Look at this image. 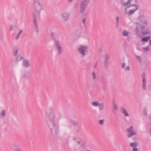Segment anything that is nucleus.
<instances>
[{
	"instance_id": "42",
	"label": "nucleus",
	"mask_w": 151,
	"mask_h": 151,
	"mask_svg": "<svg viewBox=\"0 0 151 151\" xmlns=\"http://www.w3.org/2000/svg\"><path fill=\"white\" fill-rule=\"evenodd\" d=\"M144 112L145 115H148V114L147 113V111L146 109H145L144 110Z\"/></svg>"
},
{
	"instance_id": "33",
	"label": "nucleus",
	"mask_w": 151,
	"mask_h": 151,
	"mask_svg": "<svg viewBox=\"0 0 151 151\" xmlns=\"http://www.w3.org/2000/svg\"><path fill=\"white\" fill-rule=\"evenodd\" d=\"M143 89L145 90L146 89V83H143Z\"/></svg>"
},
{
	"instance_id": "10",
	"label": "nucleus",
	"mask_w": 151,
	"mask_h": 151,
	"mask_svg": "<svg viewBox=\"0 0 151 151\" xmlns=\"http://www.w3.org/2000/svg\"><path fill=\"white\" fill-rule=\"evenodd\" d=\"M144 26H142L141 30L142 32H141L139 34H138V35L140 37H142L145 35L148 34L149 33V31L147 29H145Z\"/></svg>"
},
{
	"instance_id": "36",
	"label": "nucleus",
	"mask_w": 151,
	"mask_h": 151,
	"mask_svg": "<svg viewBox=\"0 0 151 151\" xmlns=\"http://www.w3.org/2000/svg\"><path fill=\"white\" fill-rule=\"evenodd\" d=\"M101 83L103 86L105 85L106 84V81L104 79H103L102 80Z\"/></svg>"
},
{
	"instance_id": "50",
	"label": "nucleus",
	"mask_w": 151,
	"mask_h": 151,
	"mask_svg": "<svg viewBox=\"0 0 151 151\" xmlns=\"http://www.w3.org/2000/svg\"><path fill=\"white\" fill-rule=\"evenodd\" d=\"M149 43H150V46L151 47V39L150 40V41H149Z\"/></svg>"
},
{
	"instance_id": "23",
	"label": "nucleus",
	"mask_w": 151,
	"mask_h": 151,
	"mask_svg": "<svg viewBox=\"0 0 151 151\" xmlns=\"http://www.w3.org/2000/svg\"><path fill=\"white\" fill-rule=\"evenodd\" d=\"M23 58L22 56L21 55H19L17 57L16 59V61L17 62L21 60Z\"/></svg>"
},
{
	"instance_id": "13",
	"label": "nucleus",
	"mask_w": 151,
	"mask_h": 151,
	"mask_svg": "<svg viewBox=\"0 0 151 151\" xmlns=\"http://www.w3.org/2000/svg\"><path fill=\"white\" fill-rule=\"evenodd\" d=\"M23 64L24 66L26 68H28L29 66V63L28 60L24 59L23 61Z\"/></svg>"
},
{
	"instance_id": "4",
	"label": "nucleus",
	"mask_w": 151,
	"mask_h": 151,
	"mask_svg": "<svg viewBox=\"0 0 151 151\" xmlns=\"http://www.w3.org/2000/svg\"><path fill=\"white\" fill-rule=\"evenodd\" d=\"M34 9L35 11L36 14L37 13L40 15L41 10L42 9V6L38 0H34L33 1Z\"/></svg>"
},
{
	"instance_id": "46",
	"label": "nucleus",
	"mask_w": 151,
	"mask_h": 151,
	"mask_svg": "<svg viewBox=\"0 0 151 151\" xmlns=\"http://www.w3.org/2000/svg\"><path fill=\"white\" fill-rule=\"evenodd\" d=\"M73 139L76 140V141L78 142V140H79V139L78 138H74Z\"/></svg>"
},
{
	"instance_id": "30",
	"label": "nucleus",
	"mask_w": 151,
	"mask_h": 151,
	"mask_svg": "<svg viewBox=\"0 0 151 151\" xmlns=\"http://www.w3.org/2000/svg\"><path fill=\"white\" fill-rule=\"evenodd\" d=\"M105 121L104 119H102L99 121V123L100 125H103L104 124V122Z\"/></svg>"
},
{
	"instance_id": "6",
	"label": "nucleus",
	"mask_w": 151,
	"mask_h": 151,
	"mask_svg": "<svg viewBox=\"0 0 151 151\" xmlns=\"http://www.w3.org/2000/svg\"><path fill=\"white\" fill-rule=\"evenodd\" d=\"M88 47L86 46H81L78 49V52L83 57L86 55L88 51Z\"/></svg>"
},
{
	"instance_id": "48",
	"label": "nucleus",
	"mask_w": 151,
	"mask_h": 151,
	"mask_svg": "<svg viewBox=\"0 0 151 151\" xmlns=\"http://www.w3.org/2000/svg\"><path fill=\"white\" fill-rule=\"evenodd\" d=\"M116 27L117 28L119 27V23H116Z\"/></svg>"
},
{
	"instance_id": "20",
	"label": "nucleus",
	"mask_w": 151,
	"mask_h": 151,
	"mask_svg": "<svg viewBox=\"0 0 151 151\" xmlns=\"http://www.w3.org/2000/svg\"><path fill=\"white\" fill-rule=\"evenodd\" d=\"M123 35L124 36L127 37L128 36L129 34V32L128 31H127L125 30H124L122 32Z\"/></svg>"
},
{
	"instance_id": "19",
	"label": "nucleus",
	"mask_w": 151,
	"mask_h": 151,
	"mask_svg": "<svg viewBox=\"0 0 151 151\" xmlns=\"http://www.w3.org/2000/svg\"><path fill=\"white\" fill-rule=\"evenodd\" d=\"M146 74L144 73H143L142 74V82L143 83H146V80L145 78Z\"/></svg>"
},
{
	"instance_id": "32",
	"label": "nucleus",
	"mask_w": 151,
	"mask_h": 151,
	"mask_svg": "<svg viewBox=\"0 0 151 151\" xmlns=\"http://www.w3.org/2000/svg\"><path fill=\"white\" fill-rule=\"evenodd\" d=\"M143 49L145 52H147L149 50L148 47H143Z\"/></svg>"
},
{
	"instance_id": "12",
	"label": "nucleus",
	"mask_w": 151,
	"mask_h": 151,
	"mask_svg": "<svg viewBox=\"0 0 151 151\" xmlns=\"http://www.w3.org/2000/svg\"><path fill=\"white\" fill-rule=\"evenodd\" d=\"M70 14L67 12H64L62 14V18L64 21L68 20L69 18Z\"/></svg>"
},
{
	"instance_id": "24",
	"label": "nucleus",
	"mask_w": 151,
	"mask_h": 151,
	"mask_svg": "<svg viewBox=\"0 0 151 151\" xmlns=\"http://www.w3.org/2000/svg\"><path fill=\"white\" fill-rule=\"evenodd\" d=\"M99 104L100 103H99L98 101H96L93 102L91 104L94 106L97 107L99 106Z\"/></svg>"
},
{
	"instance_id": "15",
	"label": "nucleus",
	"mask_w": 151,
	"mask_h": 151,
	"mask_svg": "<svg viewBox=\"0 0 151 151\" xmlns=\"http://www.w3.org/2000/svg\"><path fill=\"white\" fill-rule=\"evenodd\" d=\"M121 112L123 113L126 116H128L129 114H128V112L123 107H122L120 109Z\"/></svg>"
},
{
	"instance_id": "51",
	"label": "nucleus",
	"mask_w": 151,
	"mask_h": 151,
	"mask_svg": "<svg viewBox=\"0 0 151 151\" xmlns=\"http://www.w3.org/2000/svg\"><path fill=\"white\" fill-rule=\"evenodd\" d=\"M98 63V62H97L96 63V65H95V66H94V67H95V68H96V65H97V64Z\"/></svg>"
},
{
	"instance_id": "47",
	"label": "nucleus",
	"mask_w": 151,
	"mask_h": 151,
	"mask_svg": "<svg viewBox=\"0 0 151 151\" xmlns=\"http://www.w3.org/2000/svg\"><path fill=\"white\" fill-rule=\"evenodd\" d=\"M99 50L100 52H102V49L101 47H100L99 48Z\"/></svg>"
},
{
	"instance_id": "55",
	"label": "nucleus",
	"mask_w": 151,
	"mask_h": 151,
	"mask_svg": "<svg viewBox=\"0 0 151 151\" xmlns=\"http://www.w3.org/2000/svg\"><path fill=\"white\" fill-rule=\"evenodd\" d=\"M87 151H91L89 150H87Z\"/></svg>"
},
{
	"instance_id": "7",
	"label": "nucleus",
	"mask_w": 151,
	"mask_h": 151,
	"mask_svg": "<svg viewBox=\"0 0 151 151\" xmlns=\"http://www.w3.org/2000/svg\"><path fill=\"white\" fill-rule=\"evenodd\" d=\"M133 126H131L126 129L127 131L128 132L127 136L128 138L131 137L132 136L136 135L137 134L135 131H133Z\"/></svg>"
},
{
	"instance_id": "45",
	"label": "nucleus",
	"mask_w": 151,
	"mask_h": 151,
	"mask_svg": "<svg viewBox=\"0 0 151 151\" xmlns=\"http://www.w3.org/2000/svg\"><path fill=\"white\" fill-rule=\"evenodd\" d=\"M13 25H11L10 27V31H12L13 30Z\"/></svg>"
},
{
	"instance_id": "43",
	"label": "nucleus",
	"mask_w": 151,
	"mask_h": 151,
	"mask_svg": "<svg viewBox=\"0 0 151 151\" xmlns=\"http://www.w3.org/2000/svg\"><path fill=\"white\" fill-rule=\"evenodd\" d=\"M133 151H138V149L137 147H134L133 150Z\"/></svg>"
},
{
	"instance_id": "39",
	"label": "nucleus",
	"mask_w": 151,
	"mask_h": 151,
	"mask_svg": "<svg viewBox=\"0 0 151 151\" xmlns=\"http://www.w3.org/2000/svg\"><path fill=\"white\" fill-rule=\"evenodd\" d=\"M130 69V68L129 66H127L125 68V70L126 71L128 70V71H129Z\"/></svg>"
},
{
	"instance_id": "34",
	"label": "nucleus",
	"mask_w": 151,
	"mask_h": 151,
	"mask_svg": "<svg viewBox=\"0 0 151 151\" xmlns=\"http://www.w3.org/2000/svg\"><path fill=\"white\" fill-rule=\"evenodd\" d=\"M113 106L115 110H116L118 109V107L115 103H114L113 104Z\"/></svg>"
},
{
	"instance_id": "18",
	"label": "nucleus",
	"mask_w": 151,
	"mask_h": 151,
	"mask_svg": "<svg viewBox=\"0 0 151 151\" xmlns=\"http://www.w3.org/2000/svg\"><path fill=\"white\" fill-rule=\"evenodd\" d=\"M150 38V37L148 36L142 38L141 40V42H147Z\"/></svg>"
},
{
	"instance_id": "17",
	"label": "nucleus",
	"mask_w": 151,
	"mask_h": 151,
	"mask_svg": "<svg viewBox=\"0 0 151 151\" xmlns=\"http://www.w3.org/2000/svg\"><path fill=\"white\" fill-rule=\"evenodd\" d=\"M6 111L5 110H3L1 113L0 114V116L1 118H4L6 116Z\"/></svg>"
},
{
	"instance_id": "22",
	"label": "nucleus",
	"mask_w": 151,
	"mask_h": 151,
	"mask_svg": "<svg viewBox=\"0 0 151 151\" xmlns=\"http://www.w3.org/2000/svg\"><path fill=\"white\" fill-rule=\"evenodd\" d=\"M99 109L100 111H102L103 109L104 106L103 103H101L99 104Z\"/></svg>"
},
{
	"instance_id": "9",
	"label": "nucleus",
	"mask_w": 151,
	"mask_h": 151,
	"mask_svg": "<svg viewBox=\"0 0 151 151\" xmlns=\"http://www.w3.org/2000/svg\"><path fill=\"white\" fill-rule=\"evenodd\" d=\"M32 18L34 20V22L35 26V29L37 32H39L38 27L37 21V16L35 13L34 12H32Z\"/></svg>"
},
{
	"instance_id": "31",
	"label": "nucleus",
	"mask_w": 151,
	"mask_h": 151,
	"mask_svg": "<svg viewBox=\"0 0 151 151\" xmlns=\"http://www.w3.org/2000/svg\"><path fill=\"white\" fill-rule=\"evenodd\" d=\"M4 33L1 32L0 34V37L1 40L3 41L4 39Z\"/></svg>"
},
{
	"instance_id": "40",
	"label": "nucleus",
	"mask_w": 151,
	"mask_h": 151,
	"mask_svg": "<svg viewBox=\"0 0 151 151\" xmlns=\"http://www.w3.org/2000/svg\"><path fill=\"white\" fill-rule=\"evenodd\" d=\"M136 58L138 59L139 61H141V57L138 56H136Z\"/></svg>"
},
{
	"instance_id": "29",
	"label": "nucleus",
	"mask_w": 151,
	"mask_h": 151,
	"mask_svg": "<svg viewBox=\"0 0 151 151\" xmlns=\"http://www.w3.org/2000/svg\"><path fill=\"white\" fill-rule=\"evenodd\" d=\"M71 122L73 124L74 126L78 125L79 123V122L78 121H76L75 120H72Z\"/></svg>"
},
{
	"instance_id": "56",
	"label": "nucleus",
	"mask_w": 151,
	"mask_h": 151,
	"mask_svg": "<svg viewBox=\"0 0 151 151\" xmlns=\"http://www.w3.org/2000/svg\"><path fill=\"white\" fill-rule=\"evenodd\" d=\"M135 2H136L137 1V0H135Z\"/></svg>"
},
{
	"instance_id": "53",
	"label": "nucleus",
	"mask_w": 151,
	"mask_h": 151,
	"mask_svg": "<svg viewBox=\"0 0 151 151\" xmlns=\"http://www.w3.org/2000/svg\"><path fill=\"white\" fill-rule=\"evenodd\" d=\"M66 143H67V144H68V141H67V142H66Z\"/></svg>"
},
{
	"instance_id": "14",
	"label": "nucleus",
	"mask_w": 151,
	"mask_h": 151,
	"mask_svg": "<svg viewBox=\"0 0 151 151\" xmlns=\"http://www.w3.org/2000/svg\"><path fill=\"white\" fill-rule=\"evenodd\" d=\"M13 56H15L18 54V50L17 46H14L13 47Z\"/></svg>"
},
{
	"instance_id": "27",
	"label": "nucleus",
	"mask_w": 151,
	"mask_h": 151,
	"mask_svg": "<svg viewBox=\"0 0 151 151\" xmlns=\"http://www.w3.org/2000/svg\"><path fill=\"white\" fill-rule=\"evenodd\" d=\"M22 29H21L19 32L18 33L17 35L16 36V40H17L19 38V37L21 34H22Z\"/></svg>"
},
{
	"instance_id": "26",
	"label": "nucleus",
	"mask_w": 151,
	"mask_h": 151,
	"mask_svg": "<svg viewBox=\"0 0 151 151\" xmlns=\"http://www.w3.org/2000/svg\"><path fill=\"white\" fill-rule=\"evenodd\" d=\"M103 57L105 59V60H108L110 58V55L108 54L105 55Z\"/></svg>"
},
{
	"instance_id": "57",
	"label": "nucleus",
	"mask_w": 151,
	"mask_h": 151,
	"mask_svg": "<svg viewBox=\"0 0 151 151\" xmlns=\"http://www.w3.org/2000/svg\"><path fill=\"white\" fill-rule=\"evenodd\" d=\"M140 27H141V25H140Z\"/></svg>"
},
{
	"instance_id": "54",
	"label": "nucleus",
	"mask_w": 151,
	"mask_h": 151,
	"mask_svg": "<svg viewBox=\"0 0 151 151\" xmlns=\"http://www.w3.org/2000/svg\"><path fill=\"white\" fill-rule=\"evenodd\" d=\"M137 48L138 50H139V47H137Z\"/></svg>"
},
{
	"instance_id": "58",
	"label": "nucleus",
	"mask_w": 151,
	"mask_h": 151,
	"mask_svg": "<svg viewBox=\"0 0 151 151\" xmlns=\"http://www.w3.org/2000/svg\"><path fill=\"white\" fill-rule=\"evenodd\" d=\"M34 0H33V1H34Z\"/></svg>"
},
{
	"instance_id": "37",
	"label": "nucleus",
	"mask_w": 151,
	"mask_h": 151,
	"mask_svg": "<svg viewBox=\"0 0 151 151\" xmlns=\"http://www.w3.org/2000/svg\"><path fill=\"white\" fill-rule=\"evenodd\" d=\"M23 77L26 79H28L29 78V75L27 74H25L23 75Z\"/></svg>"
},
{
	"instance_id": "5",
	"label": "nucleus",
	"mask_w": 151,
	"mask_h": 151,
	"mask_svg": "<svg viewBox=\"0 0 151 151\" xmlns=\"http://www.w3.org/2000/svg\"><path fill=\"white\" fill-rule=\"evenodd\" d=\"M89 3L88 0H83L80 4L79 13L83 14L86 12V8L88 6Z\"/></svg>"
},
{
	"instance_id": "11",
	"label": "nucleus",
	"mask_w": 151,
	"mask_h": 151,
	"mask_svg": "<svg viewBox=\"0 0 151 151\" xmlns=\"http://www.w3.org/2000/svg\"><path fill=\"white\" fill-rule=\"evenodd\" d=\"M133 0H121V1L123 6L127 7L131 3Z\"/></svg>"
},
{
	"instance_id": "25",
	"label": "nucleus",
	"mask_w": 151,
	"mask_h": 151,
	"mask_svg": "<svg viewBox=\"0 0 151 151\" xmlns=\"http://www.w3.org/2000/svg\"><path fill=\"white\" fill-rule=\"evenodd\" d=\"M130 145L131 147L134 148L137 146L138 144L136 142H132L130 143Z\"/></svg>"
},
{
	"instance_id": "44",
	"label": "nucleus",
	"mask_w": 151,
	"mask_h": 151,
	"mask_svg": "<svg viewBox=\"0 0 151 151\" xmlns=\"http://www.w3.org/2000/svg\"><path fill=\"white\" fill-rule=\"evenodd\" d=\"M125 66V64L124 63H122V68H124Z\"/></svg>"
},
{
	"instance_id": "28",
	"label": "nucleus",
	"mask_w": 151,
	"mask_h": 151,
	"mask_svg": "<svg viewBox=\"0 0 151 151\" xmlns=\"http://www.w3.org/2000/svg\"><path fill=\"white\" fill-rule=\"evenodd\" d=\"M91 75L93 76V80H95L96 78V75L94 71H92L91 73Z\"/></svg>"
},
{
	"instance_id": "52",
	"label": "nucleus",
	"mask_w": 151,
	"mask_h": 151,
	"mask_svg": "<svg viewBox=\"0 0 151 151\" xmlns=\"http://www.w3.org/2000/svg\"><path fill=\"white\" fill-rule=\"evenodd\" d=\"M79 144V143H80V142H81V141H79V140H78V142H77Z\"/></svg>"
},
{
	"instance_id": "35",
	"label": "nucleus",
	"mask_w": 151,
	"mask_h": 151,
	"mask_svg": "<svg viewBox=\"0 0 151 151\" xmlns=\"http://www.w3.org/2000/svg\"><path fill=\"white\" fill-rule=\"evenodd\" d=\"M85 147V145L83 143L81 144V146L79 147V148L81 150H82Z\"/></svg>"
},
{
	"instance_id": "41",
	"label": "nucleus",
	"mask_w": 151,
	"mask_h": 151,
	"mask_svg": "<svg viewBox=\"0 0 151 151\" xmlns=\"http://www.w3.org/2000/svg\"><path fill=\"white\" fill-rule=\"evenodd\" d=\"M119 18L118 17H116V23H119Z\"/></svg>"
},
{
	"instance_id": "3",
	"label": "nucleus",
	"mask_w": 151,
	"mask_h": 151,
	"mask_svg": "<svg viewBox=\"0 0 151 151\" xmlns=\"http://www.w3.org/2000/svg\"><path fill=\"white\" fill-rule=\"evenodd\" d=\"M55 33L52 32L51 34V38L52 40L54 42V45L55 48L57 51L58 54L61 55L63 52V49L61 46L60 42L56 39L54 37Z\"/></svg>"
},
{
	"instance_id": "16",
	"label": "nucleus",
	"mask_w": 151,
	"mask_h": 151,
	"mask_svg": "<svg viewBox=\"0 0 151 151\" xmlns=\"http://www.w3.org/2000/svg\"><path fill=\"white\" fill-rule=\"evenodd\" d=\"M13 146L14 151H22V149L20 148L19 145L16 144H14Z\"/></svg>"
},
{
	"instance_id": "21",
	"label": "nucleus",
	"mask_w": 151,
	"mask_h": 151,
	"mask_svg": "<svg viewBox=\"0 0 151 151\" xmlns=\"http://www.w3.org/2000/svg\"><path fill=\"white\" fill-rule=\"evenodd\" d=\"M109 62L108 60H105L104 62V67L107 69L109 66Z\"/></svg>"
},
{
	"instance_id": "1",
	"label": "nucleus",
	"mask_w": 151,
	"mask_h": 151,
	"mask_svg": "<svg viewBox=\"0 0 151 151\" xmlns=\"http://www.w3.org/2000/svg\"><path fill=\"white\" fill-rule=\"evenodd\" d=\"M49 110L51 112L48 114V117L47 119V123L50 129L51 133H52L53 130L55 133L57 134L58 132V127L55 124V116L52 109H50Z\"/></svg>"
},
{
	"instance_id": "2",
	"label": "nucleus",
	"mask_w": 151,
	"mask_h": 151,
	"mask_svg": "<svg viewBox=\"0 0 151 151\" xmlns=\"http://www.w3.org/2000/svg\"><path fill=\"white\" fill-rule=\"evenodd\" d=\"M128 8L130 9L129 12H125V14L129 16H131L133 15L135 12L138 10L139 9L138 5L137 4H130L129 5L125 7L124 9V11L126 12Z\"/></svg>"
},
{
	"instance_id": "49",
	"label": "nucleus",
	"mask_w": 151,
	"mask_h": 151,
	"mask_svg": "<svg viewBox=\"0 0 151 151\" xmlns=\"http://www.w3.org/2000/svg\"><path fill=\"white\" fill-rule=\"evenodd\" d=\"M69 2H71L73 0H67Z\"/></svg>"
},
{
	"instance_id": "38",
	"label": "nucleus",
	"mask_w": 151,
	"mask_h": 151,
	"mask_svg": "<svg viewBox=\"0 0 151 151\" xmlns=\"http://www.w3.org/2000/svg\"><path fill=\"white\" fill-rule=\"evenodd\" d=\"M82 22V23L83 24L85 25L86 22V19L85 18H83Z\"/></svg>"
},
{
	"instance_id": "8",
	"label": "nucleus",
	"mask_w": 151,
	"mask_h": 151,
	"mask_svg": "<svg viewBox=\"0 0 151 151\" xmlns=\"http://www.w3.org/2000/svg\"><path fill=\"white\" fill-rule=\"evenodd\" d=\"M139 22H136L137 24L141 25L142 26H145L147 25V22L145 18L143 16H141L139 18Z\"/></svg>"
}]
</instances>
